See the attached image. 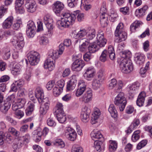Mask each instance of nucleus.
Listing matches in <instances>:
<instances>
[{
    "mask_svg": "<svg viewBox=\"0 0 152 152\" xmlns=\"http://www.w3.org/2000/svg\"><path fill=\"white\" fill-rule=\"evenodd\" d=\"M62 90V88H60L58 87L55 86L53 89V93L55 96H57L61 94Z\"/></svg>",
    "mask_w": 152,
    "mask_h": 152,
    "instance_id": "nucleus-43",
    "label": "nucleus"
},
{
    "mask_svg": "<svg viewBox=\"0 0 152 152\" xmlns=\"http://www.w3.org/2000/svg\"><path fill=\"white\" fill-rule=\"evenodd\" d=\"M147 143V141L146 140H143L140 141L137 145V149L140 150L143 147L145 146Z\"/></svg>",
    "mask_w": 152,
    "mask_h": 152,
    "instance_id": "nucleus-48",
    "label": "nucleus"
},
{
    "mask_svg": "<svg viewBox=\"0 0 152 152\" xmlns=\"http://www.w3.org/2000/svg\"><path fill=\"white\" fill-rule=\"evenodd\" d=\"M90 114L81 113L80 118L82 121L84 122H87L89 120V115Z\"/></svg>",
    "mask_w": 152,
    "mask_h": 152,
    "instance_id": "nucleus-40",
    "label": "nucleus"
},
{
    "mask_svg": "<svg viewBox=\"0 0 152 152\" xmlns=\"http://www.w3.org/2000/svg\"><path fill=\"white\" fill-rule=\"evenodd\" d=\"M76 76L75 75H72L70 80L67 83V90L70 91L74 89L76 86Z\"/></svg>",
    "mask_w": 152,
    "mask_h": 152,
    "instance_id": "nucleus-17",
    "label": "nucleus"
},
{
    "mask_svg": "<svg viewBox=\"0 0 152 152\" xmlns=\"http://www.w3.org/2000/svg\"><path fill=\"white\" fill-rule=\"evenodd\" d=\"M91 112V110L87 106H83L82 108L81 113L90 114Z\"/></svg>",
    "mask_w": 152,
    "mask_h": 152,
    "instance_id": "nucleus-61",
    "label": "nucleus"
},
{
    "mask_svg": "<svg viewBox=\"0 0 152 152\" xmlns=\"http://www.w3.org/2000/svg\"><path fill=\"white\" fill-rule=\"evenodd\" d=\"M100 84L99 80H93L92 83V88L94 90L97 89L100 87Z\"/></svg>",
    "mask_w": 152,
    "mask_h": 152,
    "instance_id": "nucleus-49",
    "label": "nucleus"
},
{
    "mask_svg": "<svg viewBox=\"0 0 152 152\" xmlns=\"http://www.w3.org/2000/svg\"><path fill=\"white\" fill-rule=\"evenodd\" d=\"M64 7V4L59 1L54 2L52 5L53 10L56 14H59L63 9Z\"/></svg>",
    "mask_w": 152,
    "mask_h": 152,
    "instance_id": "nucleus-13",
    "label": "nucleus"
},
{
    "mask_svg": "<svg viewBox=\"0 0 152 152\" xmlns=\"http://www.w3.org/2000/svg\"><path fill=\"white\" fill-rule=\"evenodd\" d=\"M123 85L122 82L121 81H118V83L115 79H113L110 81L109 87L110 89L115 88V91L118 92L121 90Z\"/></svg>",
    "mask_w": 152,
    "mask_h": 152,
    "instance_id": "nucleus-10",
    "label": "nucleus"
},
{
    "mask_svg": "<svg viewBox=\"0 0 152 152\" xmlns=\"http://www.w3.org/2000/svg\"><path fill=\"white\" fill-rule=\"evenodd\" d=\"M92 96V91L89 89L85 93L82 97V101L85 103H87L91 101Z\"/></svg>",
    "mask_w": 152,
    "mask_h": 152,
    "instance_id": "nucleus-19",
    "label": "nucleus"
},
{
    "mask_svg": "<svg viewBox=\"0 0 152 152\" xmlns=\"http://www.w3.org/2000/svg\"><path fill=\"white\" fill-rule=\"evenodd\" d=\"M22 23V22L21 19L17 20L16 22L14 23L12 26V28L14 30H18L20 27V25Z\"/></svg>",
    "mask_w": 152,
    "mask_h": 152,
    "instance_id": "nucleus-42",
    "label": "nucleus"
},
{
    "mask_svg": "<svg viewBox=\"0 0 152 152\" xmlns=\"http://www.w3.org/2000/svg\"><path fill=\"white\" fill-rule=\"evenodd\" d=\"M28 104V106L25 110V112L26 115L29 116L33 112L35 105L34 103L31 102H29Z\"/></svg>",
    "mask_w": 152,
    "mask_h": 152,
    "instance_id": "nucleus-31",
    "label": "nucleus"
},
{
    "mask_svg": "<svg viewBox=\"0 0 152 152\" xmlns=\"http://www.w3.org/2000/svg\"><path fill=\"white\" fill-rule=\"evenodd\" d=\"M91 53L90 52H87L83 55V58L85 61H88L92 58Z\"/></svg>",
    "mask_w": 152,
    "mask_h": 152,
    "instance_id": "nucleus-62",
    "label": "nucleus"
},
{
    "mask_svg": "<svg viewBox=\"0 0 152 152\" xmlns=\"http://www.w3.org/2000/svg\"><path fill=\"white\" fill-rule=\"evenodd\" d=\"M110 145L109 146V149L110 151L112 152L116 150L117 147V143L115 141H110Z\"/></svg>",
    "mask_w": 152,
    "mask_h": 152,
    "instance_id": "nucleus-33",
    "label": "nucleus"
},
{
    "mask_svg": "<svg viewBox=\"0 0 152 152\" xmlns=\"http://www.w3.org/2000/svg\"><path fill=\"white\" fill-rule=\"evenodd\" d=\"M96 73H94L89 74H84L83 76L86 79L88 80H90L95 75Z\"/></svg>",
    "mask_w": 152,
    "mask_h": 152,
    "instance_id": "nucleus-64",
    "label": "nucleus"
},
{
    "mask_svg": "<svg viewBox=\"0 0 152 152\" xmlns=\"http://www.w3.org/2000/svg\"><path fill=\"white\" fill-rule=\"evenodd\" d=\"M8 131L10 134L16 137H18L20 135L19 132L12 127H10Z\"/></svg>",
    "mask_w": 152,
    "mask_h": 152,
    "instance_id": "nucleus-44",
    "label": "nucleus"
},
{
    "mask_svg": "<svg viewBox=\"0 0 152 152\" xmlns=\"http://www.w3.org/2000/svg\"><path fill=\"white\" fill-rule=\"evenodd\" d=\"M10 49L9 48L7 47L5 48L4 53L3 55V58L5 60L9 58L10 56Z\"/></svg>",
    "mask_w": 152,
    "mask_h": 152,
    "instance_id": "nucleus-45",
    "label": "nucleus"
},
{
    "mask_svg": "<svg viewBox=\"0 0 152 152\" xmlns=\"http://www.w3.org/2000/svg\"><path fill=\"white\" fill-rule=\"evenodd\" d=\"M91 136L93 140H97L104 141L103 137L101 133L99 131L97 132H92L91 134Z\"/></svg>",
    "mask_w": 152,
    "mask_h": 152,
    "instance_id": "nucleus-24",
    "label": "nucleus"
},
{
    "mask_svg": "<svg viewBox=\"0 0 152 152\" xmlns=\"http://www.w3.org/2000/svg\"><path fill=\"white\" fill-rule=\"evenodd\" d=\"M79 12V10H77L72 14L68 12L62 13V15L63 18L57 21L56 25L58 27L61 28L62 27L67 28L71 26L75 23L76 16L78 21L82 20L84 19L83 14Z\"/></svg>",
    "mask_w": 152,
    "mask_h": 152,
    "instance_id": "nucleus-1",
    "label": "nucleus"
},
{
    "mask_svg": "<svg viewBox=\"0 0 152 152\" xmlns=\"http://www.w3.org/2000/svg\"><path fill=\"white\" fill-rule=\"evenodd\" d=\"M13 18L12 16H10L7 18L2 24V27L4 28H10L13 23Z\"/></svg>",
    "mask_w": 152,
    "mask_h": 152,
    "instance_id": "nucleus-23",
    "label": "nucleus"
},
{
    "mask_svg": "<svg viewBox=\"0 0 152 152\" xmlns=\"http://www.w3.org/2000/svg\"><path fill=\"white\" fill-rule=\"evenodd\" d=\"M95 30L93 28L88 29L87 31L86 39L89 40L92 39L95 36Z\"/></svg>",
    "mask_w": 152,
    "mask_h": 152,
    "instance_id": "nucleus-28",
    "label": "nucleus"
},
{
    "mask_svg": "<svg viewBox=\"0 0 152 152\" xmlns=\"http://www.w3.org/2000/svg\"><path fill=\"white\" fill-rule=\"evenodd\" d=\"M41 130L39 129L37 130H34L32 132V134L34 136L33 137H41V136L42 135V133L40 131Z\"/></svg>",
    "mask_w": 152,
    "mask_h": 152,
    "instance_id": "nucleus-57",
    "label": "nucleus"
},
{
    "mask_svg": "<svg viewBox=\"0 0 152 152\" xmlns=\"http://www.w3.org/2000/svg\"><path fill=\"white\" fill-rule=\"evenodd\" d=\"M66 133H67V138L69 140L73 141L76 137V133L75 130L71 127L66 128Z\"/></svg>",
    "mask_w": 152,
    "mask_h": 152,
    "instance_id": "nucleus-16",
    "label": "nucleus"
},
{
    "mask_svg": "<svg viewBox=\"0 0 152 152\" xmlns=\"http://www.w3.org/2000/svg\"><path fill=\"white\" fill-rule=\"evenodd\" d=\"M24 84V81L22 80L15 81L11 86L10 91L16 92Z\"/></svg>",
    "mask_w": 152,
    "mask_h": 152,
    "instance_id": "nucleus-15",
    "label": "nucleus"
},
{
    "mask_svg": "<svg viewBox=\"0 0 152 152\" xmlns=\"http://www.w3.org/2000/svg\"><path fill=\"white\" fill-rule=\"evenodd\" d=\"M57 52L53 50H50L49 52L47 59L45 61L44 66L45 68L51 71L55 67V60L58 57Z\"/></svg>",
    "mask_w": 152,
    "mask_h": 152,
    "instance_id": "nucleus-3",
    "label": "nucleus"
},
{
    "mask_svg": "<svg viewBox=\"0 0 152 152\" xmlns=\"http://www.w3.org/2000/svg\"><path fill=\"white\" fill-rule=\"evenodd\" d=\"M24 39L21 33H19L13 38L12 42L15 48L18 50L22 49L24 47Z\"/></svg>",
    "mask_w": 152,
    "mask_h": 152,
    "instance_id": "nucleus-7",
    "label": "nucleus"
},
{
    "mask_svg": "<svg viewBox=\"0 0 152 152\" xmlns=\"http://www.w3.org/2000/svg\"><path fill=\"white\" fill-rule=\"evenodd\" d=\"M23 145V141L20 140H17L13 145V148L14 149H19Z\"/></svg>",
    "mask_w": 152,
    "mask_h": 152,
    "instance_id": "nucleus-35",
    "label": "nucleus"
},
{
    "mask_svg": "<svg viewBox=\"0 0 152 152\" xmlns=\"http://www.w3.org/2000/svg\"><path fill=\"white\" fill-rule=\"evenodd\" d=\"M101 115L100 110L97 108L95 110L94 113L92 115L91 123L92 124H95L97 122V120Z\"/></svg>",
    "mask_w": 152,
    "mask_h": 152,
    "instance_id": "nucleus-22",
    "label": "nucleus"
},
{
    "mask_svg": "<svg viewBox=\"0 0 152 152\" xmlns=\"http://www.w3.org/2000/svg\"><path fill=\"white\" fill-rule=\"evenodd\" d=\"M94 146L96 150L99 151H101V145L102 144L103 141L97 140H94Z\"/></svg>",
    "mask_w": 152,
    "mask_h": 152,
    "instance_id": "nucleus-36",
    "label": "nucleus"
},
{
    "mask_svg": "<svg viewBox=\"0 0 152 152\" xmlns=\"http://www.w3.org/2000/svg\"><path fill=\"white\" fill-rule=\"evenodd\" d=\"M140 124V121L138 118H135L131 125V127L136 129Z\"/></svg>",
    "mask_w": 152,
    "mask_h": 152,
    "instance_id": "nucleus-55",
    "label": "nucleus"
},
{
    "mask_svg": "<svg viewBox=\"0 0 152 152\" xmlns=\"http://www.w3.org/2000/svg\"><path fill=\"white\" fill-rule=\"evenodd\" d=\"M39 43L41 45H46L49 42L48 39L45 37H42L39 38Z\"/></svg>",
    "mask_w": 152,
    "mask_h": 152,
    "instance_id": "nucleus-47",
    "label": "nucleus"
},
{
    "mask_svg": "<svg viewBox=\"0 0 152 152\" xmlns=\"http://www.w3.org/2000/svg\"><path fill=\"white\" fill-rule=\"evenodd\" d=\"M122 23H120L117 26L115 31V34L116 37H118L115 40L117 42H120L126 40L127 38V33L123 28Z\"/></svg>",
    "mask_w": 152,
    "mask_h": 152,
    "instance_id": "nucleus-4",
    "label": "nucleus"
},
{
    "mask_svg": "<svg viewBox=\"0 0 152 152\" xmlns=\"http://www.w3.org/2000/svg\"><path fill=\"white\" fill-rule=\"evenodd\" d=\"M27 29H32V30L35 31L36 29V28L34 23L32 21L28 22L27 26Z\"/></svg>",
    "mask_w": 152,
    "mask_h": 152,
    "instance_id": "nucleus-53",
    "label": "nucleus"
},
{
    "mask_svg": "<svg viewBox=\"0 0 152 152\" xmlns=\"http://www.w3.org/2000/svg\"><path fill=\"white\" fill-rule=\"evenodd\" d=\"M55 144L61 148H64L65 146L64 142L61 139H57L55 141Z\"/></svg>",
    "mask_w": 152,
    "mask_h": 152,
    "instance_id": "nucleus-50",
    "label": "nucleus"
},
{
    "mask_svg": "<svg viewBox=\"0 0 152 152\" xmlns=\"http://www.w3.org/2000/svg\"><path fill=\"white\" fill-rule=\"evenodd\" d=\"M72 152H83V149L79 145H74L72 147Z\"/></svg>",
    "mask_w": 152,
    "mask_h": 152,
    "instance_id": "nucleus-41",
    "label": "nucleus"
},
{
    "mask_svg": "<svg viewBox=\"0 0 152 152\" xmlns=\"http://www.w3.org/2000/svg\"><path fill=\"white\" fill-rule=\"evenodd\" d=\"M43 22L48 31V33H46L45 34L50 37L51 35L53 28V19L49 15H46L44 17Z\"/></svg>",
    "mask_w": 152,
    "mask_h": 152,
    "instance_id": "nucleus-8",
    "label": "nucleus"
},
{
    "mask_svg": "<svg viewBox=\"0 0 152 152\" xmlns=\"http://www.w3.org/2000/svg\"><path fill=\"white\" fill-rule=\"evenodd\" d=\"M121 59L120 67L122 72L124 73H128L132 71L133 69L132 63L130 60H127V58H130L131 55V52L129 50L121 51L120 53Z\"/></svg>",
    "mask_w": 152,
    "mask_h": 152,
    "instance_id": "nucleus-2",
    "label": "nucleus"
},
{
    "mask_svg": "<svg viewBox=\"0 0 152 152\" xmlns=\"http://www.w3.org/2000/svg\"><path fill=\"white\" fill-rule=\"evenodd\" d=\"M127 101L125 97L124 94L120 92L116 97L115 99L114 104L119 106L120 110L123 111L126 104Z\"/></svg>",
    "mask_w": 152,
    "mask_h": 152,
    "instance_id": "nucleus-6",
    "label": "nucleus"
},
{
    "mask_svg": "<svg viewBox=\"0 0 152 152\" xmlns=\"http://www.w3.org/2000/svg\"><path fill=\"white\" fill-rule=\"evenodd\" d=\"M104 70L102 69H100L97 73V77L100 80H103L104 79Z\"/></svg>",
    "mask_w": 152,
    "mask_h": 152,
    "instance_id": "nucleus-58",
    "label": "nucleus"
},
{
    "mask_svg": "<svg viewBox=\"0 0 152 152\" xmlns=\"http://www.w3.org/2000/svg\"><path fill=\"white\" fill-rule=\"evenodd\" d=\"M26 7L27 11L29 12L33 13L37 10V5L34 0H26Z\"/></svg>",
    "mask_w": 152,
    "mask_h": 152,
    "instance_id": "nucleus-12",
    "label": "nucleus"
},
{
    "mask_svg": "<svg viewBox=\"0 0 152 152\" xmlns=\"http://www.w3.org/2000/svg\"><path fill=\"white\" fill-rule=\"evenodd\" d=\"M35 96L39 101H41L43 99L44 93L43 90L40 87H37L35 91Z\"/></svg>",
    "mask_w": 152,
    "mask_h": 152,
    "instance_id": "nucleus-25",
    "label": "nucleus"
},
{
    "mask_svg": "<svg viewBox=\"0 0 152 152\" xmlns=\"http://www.w3.org/2000/svg\"><path fill=\"white\" fill-rule=\"evenodd\" d=\"M26 33L27 36L29 38L33 37L35 34V31L32 29H27Z\"/></svg>",
    "mask_w": 152,
    "mask_h": 152,
    "instance_id": "nucleus-59",
    "label": "nucleus"
},
{
    "mask_svg": "<svg viewBox=\"0 0 152 152\" xmlns=\"http://www.w3.org/2000/svg\"><path fill=\"white\" fill-rule=\"evenodd\" d=\"M81 55L75 54L73 55L72 59L74 62L72 64V70L75 71H79L85 65L84 61L79 58L81 57Z\"/></svg>",
    "mask_w": 152,
    "mask_h": 152,
    "instance_id": "nucleus-5",
    "label": "nucleus"
},
{
    "mask_svg": "<svg viewBox=\"0 0 152 152\" xmlns=\"http://www.w3.org/2000/svg\"><path fill=\"white\" fill-rule=\"evenodd\" d=\"M140 130H137L134 132L132 137V140L133 142H136L139 140L140 137Z\"/></svg>",
    "mask_w": 152,
    "mask_h": 152,
    "instance_id": "nucleus-37",
    "label": "nucleus"
},
{
    "mask_svg": "<svg viewBox=\"0 0 152 152\" xmlns=\"http://www.w3.org/2000/svg\"><path fill=\"white\" fill-rule=\"evenodd\" d=\"M106 12V10L104 8H101L100 13H102V15L100 16V22L101 24L103 25V26L107 25V23L106 22L107 18L105 16Z\"/></svg>",
    "mask_w": 152,
    "mask_h": 152,
    "instance_id": "nucleus-21",
    "label": "nucleus"
},
{
    "mask_svg": "<svg viewBox=\"0 0 152 152\" xmlns=\"http://www.w3.org/2000/svg\"><path fill=\"white\" fill-rule=\"evenodd\" d=\"M108 55L107 51L106 50H104L102 52L99 57V60L102 62H104L107 60V57Z\"/></svg>",
    "mask_w": 152,
    "mask_h": 152,
    "instance_id": "nucleus-39",
    "label": "nucleus"
},
{
    "mask_svg": "<svg viewBox=\"0 0 152 152\" xmlns=\"http://www.w3.org/2000/svg\"><path fill=\"white\" fill-rule=\"evenodd\" d=\"M107 53L110 59L112 60L114 59L115 58V53H114L113 48L112 46H109Z\"/></svg>",
    "mask_w": 152,
    "mask_h": 152,
    "instance_id": "nucleus-34",
    "label": "nucleus"
},
{
    "mask_svg": "<svg viewBox=\"0 0 152 152\" xmlns=\"http://www.w3.org/2000/svg\"><path fill=\"white\" fill-rule=\"evenodd\" d=\"M108 111L112 117L115 118L117 117L118 116L117 110L113 104L110 105L108 109Z\"/></svg>",
    "mask_w": 152,
    "mask_h": 152,
    "instance_id": "nucleus-26",
    "label": "nucleus"
},
{
    "mask_svg": "<svg viewBox=\"0 0 152 152\" xmlns=\"http://www.w3.org/2000/svg\"><path fill=\"white\" fill-rule=\"evenodd\" d=\"M55 113H62V112H64L62 104L60 103H58L55 107Z\"/></svg>",
    "mask_w": 152,
    "mask_h": 152,
    "instance_id": "nucleus-38",
    "label": "nucleus"
},
{
    "mask_svg": "<svg viewBox=\"0 0 152 152\" xmlns=\"http://www.w3.org/2000/svg\"><path fill=\"white\" fill-rule=\"evenodd\" d=\"M27 57L30 64L32 66L37 65L39 61V54L36 51L30 52L27 54Z\"/></svg>",
    "mask_w": 152,
    "mask_h": 152,
    "instance_id": "nucleus-9",
    "label": "nucleus"
},
{
    "mask_svg": "<svg viewBox=\"0 0 152 152\" xmlns=\"http://www.w3.org/2000/svg\"><path fill=\"white\" fill-rule=\"evenodd\" d=\"M21 71V67L20 65L17 64L13 65L11 71L12 74L15 75H18L20 74Z\"/></svg>",
    "mask_w": 152,
    "mask_h": 152,
    "instance_id": "nucleus-29",
    "label": "nucleus"
},
{
    "mask_svg": "<svg viewBox=\"0 0 152 152\" xmlns=\"http://www.w3.org/2000/svg\"><path fill=\"white\" fill-rule=\"evenodd\" d=\"M140 84L138 81H136L132 83L129 87V94H133L137 92L139 90Z\"/></svg>",
    "mask_w": 152,
    "mask_h": 152,
    "instance_id": "nucleus-18",
    "label": "nucleus"
},
{
    "mask_svg": "<svg viewBox=\"0 0 152 152\" xmlns=\"http://www.w3.org/2000/svg\"><path fill=\"white\" fill-rule=\"evenodd\" d=\"M136 56L135 60L136 64L139 66L142 65L145 61V56L143 54L139 53L137 54Z\"/></svg>",
    "mask_w": 152,
    "mask_h": 152,
    "instance_id": "nucleus-27",
    "label": "nucleus"
},
{
    "mask_svg": "<svg viewBox=\"0 0 152 152\" xmlns=\"http://www.w3.org/2000/svg\"><path fill=\"white\" fill-rule=\"evenodd\" d=\"M41 101L42 102V103L43 104V105H42V107L45 108V109H46L48 110L49 108L50 105L49 101L48 100V99L47 98H45L43 99Z\"/></svg>",
    "mask_w": 152,
    "mask_h": 152,
    "instance_id": "nucleus-46",
    "label": "nucleus"
},
{
    "mask_svg": "<svg viewBox=\"0 0 152 152\" xmlns=\"http://www.w3.org/2000/svg\"><path fill=\"white\" fill-rule=\"evenodd\" d=\"M86 1L85 0H81V5H82L83 6L84 9L85 10L87 11L89 10L91 7V6L90 4H86Z\"/></svg>",
    "mask_w": 152,
    "mask_h": 152,
    "instance_id": "nucleus-63",
    "label": "nucleus"
},
{
    "mask_svg": "<svg viewBox=\"0 0 152 152\" xmlns=\"http://www.w3.org/2000/svg\"><path fill=\"white\" fill-rule=\"evenodd\" d=\"M80 42L82 43V45L83 46H84L86 48H88L89 44V40L86 38H84L82 39L81 40Z\"/></svg>",
    "mask_w": 152,
    "mask_h": 152,
    "instance_id": "nucleus-60",
    "label": "nucleus"
},
{
    "mask_svg": "<svg viewBox=\"0 0 152 152\" xmlns=\"http://www.w3.org/2000/svg\"><path fill=\"white\" fill-rule=\"evenodd\" d=\"M78 88L75 94L76 96L79 97L85 91L86 88V85L83 80L80 81L78 83Z\"/></svg>",
    "mask_w": 152,
    "mask_h": 152,
    "instance_id": "nucleus-14",
    "label": "nucleus"
},
{
    "mask_svg": "<svg viewBox=\"0 0 152 152\" xmlns=\"http://www.w3.org/2000/svg\"><path fill=\"white\" fill-rule=\"evenodd\" d=\"M89 52L93 53L97 51L99 48L96 42L90 44L88 46Z\"/></svg>",
    "mask_w": 152,
    "mask_h": 152,
    "instance_id": "nucleus-32",
    "label": "nucleus"
},
{
    "mask_svg": "<svg viewBox=\"0 0 152 152\" xmlns=\"http://www.w3.org/2000/svg\"><path fill=\"white\" fill-rule=\"evenodd\" d=\"M78 0H68V6L72 8L75 7L77 4Z\"/></svg>",
    "mask_w": 152,
    "mask_h": 152,
    "instance_id": "nucleus-54",
    "label": "nucleus"
},
{
    "mask_svg": "<svg viewBox=\"0 0 152 152\" xmlns=\"http://www.w3.org/2000/svg\"><path fill=\"white\" fill-rule=\"evenodd\" d=\"M55 115L58 120L60 123H62L65 121L66 117L64 112H62V113H55Z\"/></svg>",
    "mask_w": 152,
    "mask_h": 152,
    "instance_id": "nucleus-30",
    "label": "nucleus"
},
{
    "mask_svg": "<svg viewBox=\"0 0 152 152\" xmlns=\"http://www.w3.org/2000/svg\"><path fill=\"white\" fill-rule=\"evenodd\" d=\"M96 44L100 47H104L107 43V40L104 37V33L103 32L100 30L99 31L96 37Z\"/></svg>",
    "mask_w": 152,
    "mask_h": 152,
    "instance_id": "nucleus-11",
    "label": "nucleus"
},
{
    "mask_svg": "<svg viewBox=\"0 0 152 152\" xmlns=\"http://www.w3.org/2000/svg\"><path fill=\"white\" fill-rule=\"evenodd\" d=\"M146 94L144 92H142L140 94L136 101V103L139 107L142 106L144 104Z\"/></svg>",
    "mask_w": 152,
    "mask_h": 152,
    "instance_id": "nucleus-20",
    "label": "nucleus"
},
{
    "mask_svg": "<svg viewBox=\"0 0 152 152\" xmlns=\"http://www.w3.org/2000/svg\"><path fill=\"white\" fill-rule=\"evenodd\" d=\"M16 12L18 14H22L24 13L25 10L23 6L15 7Z\"/></svg>",
    "mask_w": 152,
    "mask_h": 152,
    "instance_id": "nucleus-56",
    "label": "nucleus"
},
{
    "mask_svg": "<svg viewBox=\"0 0 152 152\" xmlns=\"http://www.w3.org/2000/svg\"><path fill=\"white\" fill-rule=\"evenodd\" d=\"M8 8L4 5H1L0 7V18L3 16L4 13L7 11Z\"/></svg>",
    "mask_w": 152,
    "mask_h": 152,
    "instance_id": "nucleus-51",
    "label": "nucleus"
},
{
    "mask_svg": "<svg viewBox=\"0 0 152 152\" xmlns=\"http://www.w3.org/2000/svg\"><path fill=\"white\" fill-rule=\"evenodd\" d=\"M148 7L147 5H145L142 8L138 10L139 15L140 16H143L145 15V12Z\"/></svg>",
    "mask_w": 152,
    "mask_h": 152,
    "instance_id": "nucleus-52",
    "label": "nucleus"
}]
</instances>
